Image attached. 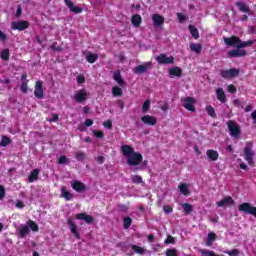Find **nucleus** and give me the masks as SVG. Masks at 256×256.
I'll return each instance as SVG.
<instances>
[{
    "mask_svg": "<svg viewBox=\"0 0 256 256\" xmlns=\"http://www.w3.org/2000/svg\"><path fill=\"white\" fill-rule=\"evenodd\" d=\"M224 253L229 256H239L241 254V251L239 249H232V250L224 251Z\"/></svg>",
    "mask_w": 256,
    "mask_h": 256,
    "instance_id": "nucleus-48",
    "label": "nucleus"
},
{
    "mask_svg": "<svg viewBox=\"0 0 256 256\" xmlns=\"http://www.w3.org/2000/svg\"><path fill=\"white\" fill-rule=\"evenodd\" d=\"M10 57L11 52L9 51V48L3 49L0 54V59H2V61H9Z\"/></svg>",
    "mask_w": 256,
    "mask_h": 256,
    "instance_id": "nucleus-33",
    "label": "nucleus"
},
{
    "mask_svg": "<svg viewBox=\"0 0 256 256\" xmlns=\"http://www.w3.org/2000/svg\"><path fill=\"white\" fill-rule=\"evenodd\" d=\"M132 223H133V219H131V217H125L123 219V227H124V229H129V227H131Z\"/></svg>",
    "mask_w": 256,
    "mask_h": 256,
    "instance_id": "nucleus-47",
    "label": "nucleus"
},
{
    "mask_svg": "<svg viewBox=\"0 0 256 256\" xmlns=\"http://www.w3.org/2000/svg\"><path fill=\"white\" fill-rule=\"evenodd\" d=\"M239 69L230 68L228 70H221L220 75L223 79H235V77H239Z\"/></svg>",
    "mask_w": 256,
    "mask_h": 256,
    "instance_id": "nucleus-6",
    "label": "nucleus"
},
{
    "mask_svg": "<svg viewBox=\"0 0 256 256\" xmlns=\"http://www.w3.org/2000/svg\"><path fill=\"white\" fill-rule=\"evenodd\" d=\"M234 107H241L243 109V102L240 99L233 100Z\"/></svg>",
    "mask_w": 256,
    "mask_h": 256,
    "instance_id": "nucleus-59",
    "label": "nucleus"
},
{
    "mask_svg": "<svg viewBox=\"0 0 256 256\" xmlns=\"http://www.w3.org/2000/svg\"><path fill=\"white\" fill-rule=\"evenodd\" d=\"M182 209L186 215H191V213H193V205L190 203L182 204Z\"/></svg>",
    "mask_w": 256,
    "mask_h": 256,
    "instance_id": "nucleus-34",
    "label": "nucleus"
},
{
    "mask_svg": "<svg viewBox=\"0 0 256 256\" xmlns=\"http://www.w3.org/2000/svg\"><path fill=\"white\" fill-rule=\"evenodd\" d=\"M5 199V187L3 185H0V201H3Z\"/></svg>",
    "mask_w": 256,
    "mask_h": 256,
    "instance_id": "nucleus-58",
    "label": "nucleus"
},
{
    "mask_svg": "<svg viewBox=\"0 0 256 256\" xmlns=\"http://www.w3.org/2000/svg\"><path fill=\"white\" fill-rule=\"evenodd\" d=\"M121 149L124 157H128L126 163L129 167H137L140 163H143V155L135 152L131 145H123Z\"/></svg>",
    "mask_w": 256,
    "mask_h": 256,
    "instance_id": "nucleus-1",
    "label": "nucleus"
},
{
    "mask_svg": "<svg viewBox=\"0 0 256 256\" xmlns=\"http://www.w3.org/2000/svg\"><path fill=\"white\" fill-rule=\"evenodd\" d=\"M131 180L132 183H135V185H141V183H143V177L140 175H132Z\"/></svg>",
    "mask_w": 256,
    "mask_h": 256,
    "instance_id": "nucleus-40",
    "label": "nucleus"
},
{
    "mask_svg": "<svg viewBox=\"0 0 256 256\" xmlns=\"http://www.w3.org/2000/svg\"><path fill=\"white\" fill-rule=\"evenodd\" d=\"M64 3L68 7L69 11H71V13H76V14L83 13V8L75 6L73 1L64 0Z\"/></svg>",
    "mask_w": 256,
    "mask_h": 256,
    "instance_id": "nucleus-17",
    "label": "nucleus"
},
{
    "mask_svg": "<svg viewBox=\"0 0 256 256\" xmlns=\"http://www.w3.org/2000/svg\"><path fill=\"white\" fill-rule=\"evenodd\" d=\"M206 113L211 117L212 119H217V113H215V108L213 106L209 105L206 106Z\"/></svg>",
    "mask_w": 256,
    "mask_h": 256,
    "instance_id": "nucleus-35",
    "label": "nucleus"
},
{
    "mask_svg": "<svg viewBox=\"0 0 256 256\" xmlns=\"http://www.w3.org/2000/svg\"><path fill=\"white\" fill-rule=\"evenodd\" d=\"M206 157H208L210 161H217V159H219V152H217V150L208 149L206 151Z\"/></svg>",
    "mask_w": 256,
    "mask_h": 256,
    "instance_id": "nucleus-25",
    "label": "nucleus"
},
{
    "mask_svg": "<svg viewBox=\"0 0 256 256\" xmlns=\"http://www.w3.org/2000/svg\"><path fill=\"white\" fill-rule=\"evenodd\" d=\"M97 59H99V55L97 54L90 53L86 56V61L91 64L95 63Z\"/></svg>",
    "mask_w": 256,
    "mask_h": 256,
    "instance_id": "nucleus-39",
    "label": "nucleus"
},
{
    "mask_svg": "<svg viewBox=\"0 0 256 256\" xmlns=\"http://www.w3.org/2000/svg\"><path fill=\"white\" fill-rule=\"evenodd\" d=\"M18 235L21 239H25V237H27V235H29V226H27V225L22 226L19 230Z\"/></svg>",
    "mask_w": 256,
    "mask_h": 256,
    "instance_id": "nucleus-31",
    "label": "nucleus"
},
{
    "mask_svg": "<svg viewBox=\"0 0 256 256\" xmlns=\"http://www.w3.org/2000/svg\"><path fill=\"white\" fill-rule=\"evenodd\" d=\"M142 165L139 167H135L132 169L133 173H136V171H143V169H147L148 161L147 160H142Z\"/></svg>",
    "mask_w": 256,
    "mask_h": 256,
    "instance_id": "nucleus-42",
    "label": "nucleus"
},
{
    "mask_svg": "<svg viewBox=\"0 0 256 256\" xmlns=\"http://www.w3.org/2000/svg\"><path fill=\"white\" fill-rule=\"evenodd\" d=\"M166 245H174L175 243V238L173 236H168L167 239L164 241Z\"/></svg>",
    "mask_w": 256,
    "mask_h": 256,
    "instance_id": "nucleus-54",
    "label": "nucleus"
},
{
    "mask_svg": "<svg viewBox=\"0 0 256 256\" xmlns=\"http://www.w3.org/2000/svg\"><path fill=\"white\" fill-rule=\"evenodd\" d=\"M224 43L227 47H237L241 43V38L237 36L224 37Z\"/></svg>",
    "mask_w": 256,
    "mask_h": 256,
    "instance_id": "nucleus-14",
    "label": "nucleus"
},
{
    "mask_svg": "<svg viewBox=\"0 0 256 256\" xmlns=\"http://www.w3.org/2000/svg\"><path fill=\"white\" fill-rule=\"evenodd\" d=\"M118 209H119V211H121L122 213H125L126 211L129 210V207H128L127 205H125V204H119V205H118Z\"/></svg>",
    "mask_w": 256,
    "mask_h": 256,
    "instance_id": "nucleus-57",
    "label": "nucleus"
},
{
    "mask_svg": "<svg viewBox=\"0 0 256 256\" xmlns=\"http://www.w3.org/2000/svg\"><path fill=\"white\" fill-rule=\"evenodd\" d=\"M199 253H201L202 256H219L218 254H215V251L205 249H200Z\"/></svg>",
    "mask_w": 256,
    "mask_h": 256,
    "instance_id": "nucleus-43",
    "label": "nucleus"
},
{
    "mask_svg": "<svg viewBox=\"0 0 256 256\" xmlns=\"http://www.w3.org/2000/svg\"><path fill=\"white\" fill-rule=\"evenodd\" d=\"M86 158H87V155L83 151H78L75 154V159H77L78 161H85Z\"/></svg>",
    "mask_w": 256,
    "mask_h": 256,
    "instance_id": "nucleus-44",
    "label": "nucleus"
},
{
    "mask_svg": "<svg viewBox=\"0 0 256 256\" xmlns=\"http://www.w3.org/2000/svg\"><path fill=\"white\" fill-rule=\"evenodd\" d=\"M75 219L78 221H85L87 225H93V223H95V218L87 213L76 214Z\"/></svg>",
    "mask_w": 256,
    "mask_h": 256,
    "instance_id": "nucleus-11",
    "label": "nucleus"
},
{
    "mask_svg": "<svg viewBox=\"0 0 256 256\" xmlns=\"http://www.w3.org/2000/svg\"><path fill=\"white\" fill-rule=\"evenodd\" d=\"M152 21L154 27H161L165 23V18L160 14H154L152 15Z\"/></svg>",
    "mask_w": 256,
    "mask_h": 256,
    "instance_id": "nucleus-19",
    "label": "nucleus"
},
{
    "mask_svg": "<svg viewBox=\"0 0 256 256\" xmlns=\"http://www.w3.org/2000/svg\"><path fill=\"white\" fill-rule=\"evenodd\" d=\"M181 103L184 109H187V111H191L192 113H195V111H197V108H195V98L191 96L181 98Z\"/></svg>",
    "mask_w": 256,
    "mask_h": 256,
    "instance_id": "nucleus-4",
    "label": "nucleus"
},
{
    "mask_svg": "<svg viewBox=\"0 0 256 256\" xmlns=\"http://www.w3.org/2000/svg\"><path fill=\"white\" fill-rule=\"evenodd\" d=\"M228 92H229V93H237V88L235 87V85L230 84V85L228 86Z\"/></svg>",
    "mask_w": 256,
    "mask_h": 256,
    "instance_id": "nucleus-62",
    "label": "nucleus"
},
{
    "mask_svg": "<svg viewBox=\"0 0 256 256\" xmlns=\"http://www.w3.org/2000/svg\"><path fill=\"white\" fill-rule=\"evenodd\" d=\"M27 227H29L34 233H37V231H39V225H37L33 220L27 221Z\"/></svg>",
    "mask_w": 256,
    "mask_h": 256,
    "instance_id": "nucleus-37",
    "label": "nucleus"
},
{
    "mask_svg": "<svg viewBox=\"0 0 256 256\" xmlns=\"http://www.w3.org/2000/svg\"><path fill=\"white\" fill-rule=\"evenodd\" d=\"M151 107V100L147 99L144 104L142 105V113H147L149 111V108Z\"/></svg>",
    "mask_w": 256,
    "mask_h": 256,
    "instance_id": "nucleus-49",
    "label": "nucleus"
},
{
    "mask_svg": "<svg viewBox=\"0 0 256 256\" xmlns=\"http://www.w3.org/2000/svg\"><path fill=\"white\" fill-rule=\"evenodd\" d=\"M177 17H178L179 23H184L185 19H187V18L185 17V15H183V13H178V14H177Z\"/></svg>",
    "mask_w": 256,
    "mask_h": 256,
    "instance_id": "nucleus-61",
    "label": "nucleus"
},
{
    "mask_svg": "<svg viewBox=\"0 0 256 256\" xmlns=\"http://www.w3.org/2000/svg\"><path fill=\"white\" fill-rule=\"evenodd\" d=\"M235 47V49L228 51V57L230 59H237L239 57H245V55H247V50L239 48L238 45H236Z\"/></svg>",
    "mask_w": 256,
    "mask_h": 256,
    "instance_id": "nucleus-8",
    "label": "nucleus"
},
{
    "mask_svg": "<svg viewBox=\"0 0 256 256\" xmlns=\"http://www.w3.org/2000/svg\"><path fill=\"white\" fill-rule=\"evenodd\" d=\"M202 50H203V46H201V44L190 43V51H192L193 53H196V55L201 54Z\"/></svg>",
    "mask_w": 256,
    "mask_h": 256,
    "instance_id": "nucleus-29",
    "label": "nucleus"
},
{
    "mask_svg": "<svg viewBox=\"0 0 256 256\" xmlns=\"http://www.w3.org/2000/svg\"><path fill=\"white\" fill-rule=\"evenodd\" d=\"M238 210L241 213H247V215H252L256 219V207L251 205L249 202H244L238 206Z\"/></svg>",
    "mask_w": 256,
    "mask_h": 256,
    "instance_id": "nucleus-3",
    "label": "nucleus"
},
{
    "mask_svg": "<svg viewBox=\"0 0 256 256\" xmlns=\"http://www.w3.org/2000/svg\"><path fill=\"white\" fill-rule=\"evenodd\" d=\"M103 127H105L106 129H113V121L111 120H107L103 123Z\"/></svg>",
    "mask_w": 256,
    "mask_h": 256,
    "instance_id": "nucleus-55",
    "label": "nucleus"
},
{
    "mask_svg": "<svg viewBox=\"0 0 256 256\" xmlns=\"http://www.w3.org/2000/svg\"><path fill=\"white\" fill-rule=\"evenodd\" d=\"M159 65H173L175 63V58L173 56L168 57L167 54H160L156 58Z\"/></svg>",
    "mask_w": 256,
    "mask_h": 256,
    "instance_id": "nucleus-9",
    "label": "nucleus"
},
{
    "mask_svg": "<svg viewBox=\"0 0 256 256\" xmlns=\"http://www.w3.org/2000/svg\"><path fill=\"white\" fill-rule=\"evenodd\" d=\"M216 239H217V234H215V232L208 233L206 246L211 247V245H213V242L216 241Z\"/></svg>",
    "mask_w": 256,
    "mask_h": 256,
    "instance_id": "nucleus-30",
    "label": "nucleus"
},
{
    "mask_svg": "<svg viewBox=\"0 0 256 256\" xmlns=\"http://www.w3.org/2000/svg\"><path fill=\"white\" fill-rule=\"evenodd\" d=\"M166 256H178L177 249H175V248L167 249Z\"/></svg>",
    "mask_w": 256,
    "mask_h": 256,
    "instance_id": "nucleus-52",
    "label": "nucleus"
},
{
    "mask_svg": "<svg viewBox=\"0 0 256 256\" xmlns=\"http://www.w3.org/2000/svg\"><path fill=\"white\" fill-rule=\"evenodd\" d=\"M225 205H235V200H233V197L226 196L219 202H217L218 207H225Z\"/></svg>",
    "mask_w": 256,
    "mask_h": 256,
    "instance_id": "nucleus-21",
    "label": "nucleus"
},
{
    "mask_svg": "<svg viewBox=\"0 0 256 256\" xmlns=\"http://www.w3.org/2000/svg\"><path fill=\"white\" fill-rule=\"evenodd\" d=\"M141 121L144 125H150V127H155V125H157V118H155V116L144 115L141 117Z\"/></svg>",
    "mask_w": 256,
    "mask_h": 256,
    "instance_id": "nucleus-16",
    "label": "nucleus"
},
{
    "mask_svg": "<svg viewBox=\"0 0 256 256\" xmlns=\"http://www.w3.org/2000/svg\"><path fill=\"white\" fill-rule=\"evenodd\" d=\"M112 95L113 97H121L123 95V89L119 86L112 87Z\"/></svg>",
    "mask_w": 256,
    "mask_h": 256,
    "instance_id": "nucleus-38",
    "label": "nucleus"
},
{
    "mask_svg": "<svg viewBox=\"0 0 256 256\" xmlns=\"http://www.w3.org/2000/svg\"><path fill=\"white\" fill-rule=\"evenodd\" d=\"M163 211H164V213H166L167 215H169V213H173V207L164 205V206H163Z\"/></svg>",
    "mask_w": 256,
    "mask_h": 256,
    "instance_id": "nucleus-56",
    "label": "nucleus"
},
{
    "mask_svg": "<svg viewBox=\"0 0 256 256\" xmlns=\"http://www.w3.org/2000/svg\"><path fill=\"white\" fill-rule=\"evenodd\" d=\"M77 83H79L80 85L85 83V76L83 75H78L77 77Z\"/></svg>",
    "mask_w": 256,
    "mask_h": 256,
    "instance_id": "nucleus-63",
    "label": "nucleus"
},
{
    "mask_svg": "<svg viewBox=\"0 0 256 256\" xmlns=\"http://www.w3.org/2000/svg\"><path fill=\"white\" fill-rule=\"evenodd\" d=\"M235 5H236V7H238V9H239V11H241V13H247V15H252L253 14V12L249 8V6L245 5V3L236 2Z\"/></svg>",
    "mask_w": 256,
    "mask_h": 256,
    "instance_id": "nucleus-23",
    "label": "nucleus"
},
{
    "mask_svg": "<svg viewBox=\"0 0 256 256\" xmlns=\"http://www.w3.org/2000/svg\"><path fill=\"white\" fill-rule=\"evenodd\" d=\"M188 31L194 39H199V30L195 26L189 25Z\"/></svg>",
    "mask_w": 256,
    "mask_h": 256,
    "instance_id": "nucleus-32",
    "label": "nucleus"
},
{
    "mask_svg": "<svg viewBox=\"0 0 256 256\" xmlns=\"http://www.w3.org/2000/svg\"><path fill=\"white\" fill-rule=\"evenodd\" d=\"M113 79H114V81H116V83L118 85H120V87L125 86V80H123V76H121V71L120 70H116L114 72Z\"/></svg>",
    "mask_w": 256,
    "mask_h": 256,
    "instance_id": "nucleus-24",
    "label": "nucleus"
},
{
    "mask_svg": "<svg viewBox=\"0 0 256 256\" xmlns=\"http://www.w3.org/2000/svg\"><path fill=\"white\" fill-rule=\"evenodd\" d=\"M169 77H183V69L179 66H174L169 69Z\"/></svg>",
    "mask_w": 256,
    "mask_h": 256,
    "instance_id": "nucleus-18",
    "label": "nucleus"
},
{
    "mask_svg": "<svg viewBox=\"0 0 256 256\" xmlns=\"http://www.w3.org/2000/svg\"><path fill=\"white\" fill-rule=\"evenodd\" d=\"M39 179V169H34L28 175V183H35Z\"/></svg>",
    "mask_w": 256,
    "mask_h": 256,
    "instance_id": "nucleus-27",
    "label": "nucleus"
},
{
    "mask_svg": "<svg viewBox=\"0 0 256 256\" xmlns=\"http://www.w3.org/2000/svg\"><path fill=\"white\" fill-rule=\"evenodd\" d=\"M253 44V41L250 40V41H241L238 43V48L240 49H244V47H251V45Z\"/></svg>",
    "mask_w": 256,
    "mask_h": 256,
    "instance_id": "nucleus-46",
    "label": "nucleus"
},
{
    "mask_svg": "<svg viewBox=\"0 0 256 256\" xmlns=\"http://www.w3.org/2000/svg\"><path fill=\"white\" fill-rule=\"evenodd\" d=\"M16 207H17L18 209H23V207H25V204L23 203V201L17 200V201H16Z\"/></svg>",
    "mask_w": 256,
    "mask_h": 256,
    "instance_id": "nucleus-64",
    "label": "nucleus"
},
{
    "mask_svg": "<svg viewBox=\"0 0 256 256\" xmlns=\"http://www.w3.org/2000/svg\"><path fill=\"white\" fill-rule=\"evenodd\" d=\"M178 187H179L182 195H185V196L189 195L190 192H189V188L187 187L186 183L180 184Z\"/></svg>",
    "mask_w": 256,
    "mask_h": 256,
    "instance_id": "nucleus-41",
    "label": "nucleus"
},
{
    "mask_svg": "<svg viewBox=\"0 0 256 256\" xmlns=\"http://www.w3.org/2000/svg\"><path fill=\"white\" fill-rule=\"evenodd\" d=\"M142 21H143V19L141 18V15H139V14H134L131 18V23L135 27H141Z\"/></svg>",
    "mask_w": 256,
    "mask_h": 256,
    "instance_id": "nucleus-28",
    "label": "nucleus"
},
{
    "mask_svg": "<svg viewBox=\"0 0 256 256\" xmlns=\"http://www.w3.org/2000/svg\"><path fill=\"white\" fill-rule=\"evenodd\" d=\"M67 223L70 227L72 235H74L76 239H81V235L79 234V231H77V225L75 224V222H73V220L69 218Z\"/></svg>",
    "mask_w": 256,
    "mask_h": 256,
    "instance_id": "nucleus-20",
    "label": "nucleus"
},
{
    "mask_svg": "<svg viewBox=\"0 0 256 256\" xmlns=\"http://www.w3.org/2000/svg\"><path fill=\"white\" fill-rule=\"evenodd\" d=\"M153 67V62H146L145 64H140L135 67L134 73L138 75H143L148 69H151Z\"/></svg>",
    "mask_w": 256,
    "mask_h": 256,
    "instance_id": "nucleus-15",
    "label": "nucleus"
},
{
    "mask_svg": "<svg viewBox=\"0 0 256 256\" xmlns=\"http://www.w3.org/2000/svg\"><path fill=\"white\" fill-rule=\"evenodd\" d=\"M10 143H11V138L7 136H2L0 147H7V145H10Z\"/></svg>",
    "mask_w": 256,
    "mask_h": 256,
    "instance_id": "nucleus-45",
    "label": "nucleus"
},
{
    "mask_svg": "<svg viewBox=\"0 0 256 256\" xmlns=\"http://www.w3.org/2000/svg\"><path fill=\"white\" fill-rule=\"evenodd\" d=\"M28 81H24L22 82L21 86H20V90L22 91V93L27 94V92L29 91V86H27Z\"/></svg>",
    "mask_w": 256,
    "mask_h": 256,
    "instance_id": "nucleus-50",
    "label": "nucleus"
},
{
    "mask_svg": "<svg viewBox=\"0 0 256 256\" xmlns=\"http://www.w3.org/2000/svg\"><path fill=\"white\" fill-rule=\"evenodd\" d=\"M253 144L247 143L244 148V159L247 161L248 165H253L255 162L253 161V157L255 153L253 152Z\"/></svg>",
    "mask_w": 256,
    "mask_h": 256,
    "instance_id": "nucleus-5",
    "label": "nucleus"
},
{
    "mask_svg": "<svg viewBox=\"0 0 256 256\" xmlns=\"http://www.w3.org/2000/svg\"><path fill=\"white\" fill-rule=\"evenodd\" d=\"M11 29L13 31H25V29H29V21L27 20L14 21L11 23Z\"/></svg>",
    "mask_w": 256,
    "mask_h": 256,
    "instance_id": "nucleus-7",
    "label": "nucleus"
},
{
    "mask_svg": "<svg viewBox=\"0 0 256 256\" xmlns=\"http://www.w3.org/2000/svg\"><path fill=\"white\" fill-rule=\"evenodd\" d=\"M61 197H63L65 201H73V199L75 198V195L69 192L65 186H62Z\"/></svg>",
    "mask_w": 256,
    "mask_h": 256,
    "instance_id": "nucleus-22",
    "label": "nucleus"
},
{
    "mask_svg": "<svg viewBox=\"0 0 256 256\" xmlns=\"http://www.w3.org/2000/svg\"><path fill=\"white\" fill-rule=\"evenodd\" d=\"M71 187L76 193H85L87 191V185L79 180L72 182Z\"/></svg>",
    "mask_w": 256,
    "mask_h": 256,
    "instance_id": "nucleus-12",
    "label": "nucleus"
},
{
    "mask_svg": "<svg viewBox=\"0 0 256 256\" xmlns=\"http://www.w3.org/2000/svg\"><path fill=\"white\" fill-rule=\"evenodd\" d=\"M69 160L67 159V156L61 155L60 158L58 159V164L59 165H65Z\"/></svg>",
    "mask_w": 256,
    "mask_h": 256,
    "instance_id": "nucleus-53",
    "label": "nucleus"
},
{
    "mask_svg": "<svg viewBox=\"0 0 256 256\" xmlns=\"http://www.w3.org/2000/svg\"><path fill=\"white\" fill-rule=\"evenodd\" d=\"M131 249L134 251V253H137L138 255H145V248L143 247L132 244Z\"/></svg>",
    "mask_w": 256,
    "mask_h": 256,
    "instance_id": "nucleus-36",
    "label": "nucleus"
},
{
    "mask_svg": "<svg viewBox=\"0 0 256 256\" xmlns=\"http://www.w3.org/2000/svg\"><path fill=\"white\" fill-rule=\"evenodd\" d=\"M216 97L220 103H227V96L225 95V91H223V88H218L216 90Z\"/></svg>",
    "mask_w": 256,
    "mask_h": 256,
    "instance_id": "nucleus-26",
    "label": "nucleus"
},
{
    "mask_svg": "<svg viewBox=\"0 0 256 256\" xmlns=\"http://www.w3.org/2000/svg\"><path fill=\"white\" fill-rule=\"evenodd\" d=\"M59 121V114H52V118L49 119L50 123H57Z\"/></svg>",
    "mask_w": 256,
    "mask_h": 256,
    "instance_id": "nucleus-60",
    "label": "nucleus"
},
{
    "mask_svg": "<svg viewBox=\"0 0 256 256\" xmlns=\"http://www.w3.org/2000/svg\"><path fill=\"white\" fill-rule=\"evenodd\" d=\"M88 97H89V93H87V90L80 89L74 95V101H76V103H85Z\"/></svg>",
    "mask_w": 256,
    "mask_h": 256,
    "instance_id": "nucleus-10",
    "label": "nucleus"
},
{
    "mask_svg": "<svg viewBox=\"0 0 256 256\" xmlns=\"http://www.w3.org/2000/svg\"><path fill=\"white\" fill-rule=\"evenodd\" d=\"M227 127L229 129L230 135L234 137V139H239L241 135V127L235 120H229L227 122Z\"/></svg>",
    "mask_w": 256,
    "mask_h": 256,
    "instance_id": "nucleus-2",
    "label": "nucleus"
},
{
    "mask_svg": "<svg viewBox=\"0 0 256 256\" xmlns=\"http://www.w3.org/2000/svg\"><path fill=\"white\" fill-rule=\"evenodd\" d=\"M34 96L36 99H43V97H45V94L43 93V82L41 80L36 81Z\"/></svg>",
    "mask_w": 256,
    "mask_h": 256,
    "instance_id": "nucleus-13",
    "label": "nucleus"
},
{
    "mask_svg": "<svg viewBox=\"0 0 256 256\" xmlns=\"http://www.w3.org/2000/svg\"><path fill=\"white\" fill-rule=\"evenodd\" d=\"M92 133L97 139H103V137H105V133H103V131L93 130Z\"/></svg>",
    "mask_w": 256,
    "mask_h": 256,
    "instance_id": "nucleus-51",
    "label": "nucleus"
}]
</instances>
